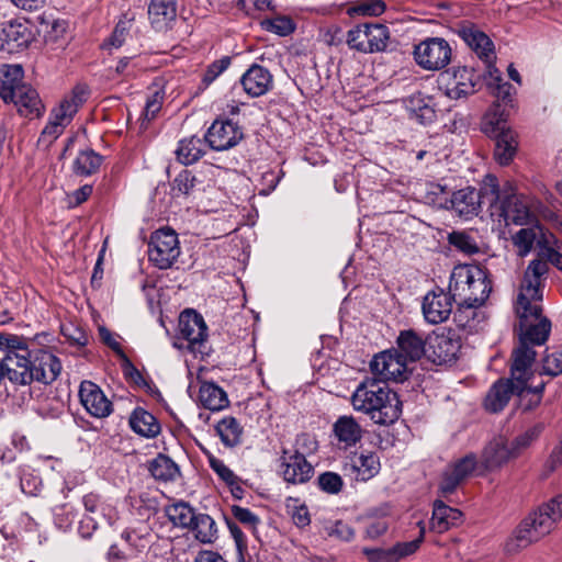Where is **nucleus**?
<instances>
[{
    "instance_id": "61",
    "label": "nucleus",
    "mask_w": 562,
    "mask_h": 562,
    "mask_svg": "<svg viewBox=\"0 0 562 562\" xmlns=\"http://www.w3.org/2000/svg\"><path fill=\"white\" fill-rule=\"evenodd\" d=\"M389 528V521L384 517L372 518L366 526V536L375 539L382 536Z\"/></svg>"
},
{
    "instance_id": "58",
    "label": "nucleus",
    "mask_w": 562,
    "mask_h": 562,
    "mask_svg": "<svg viewBox=\"0 0 562 562\" xmlns=\"http://www.w3.org/2000/svg\"><path fill=\"white\" fill-rule=\"evenodd\" d=\"M209 464L216 475L226 483V485L237 477V475L224 463L223 460L217 459L214 456L209 457Z\"/></svg>"
},
{
    "instance_id": "34",
    "label": "nucleus",
    "mask_w": 562,
    "mask_h": 562,
    "mask_svg": "<svg viewBox=\"0 0 562 562\" xmlns=\"http://www.w3.org/2000/svg\"><path fill=\"white\" fill-rule=\"evenodd\" d=\"M506 109L501 103H494L483 116L481 130L490 137L499 135L501 132L512 131L507 125Z\"/></svg>"
},
{
    "instance_id": "20",
    "label": "nucleus",
    "mask_w": 562,
    "mask_h": 562,
    "mask_svg": "<svg viewBox=\"0 0 562 562\" xmlns=\"http://www.w3.org/2000/svg\"><path fill=\"white\" fill-rule=\"evenodd\" d=\"M82 406L93 417L103 418L112 413V403L102 390L91 381H83L79 387Z\"/></svg>"
},
{
    "instance_id": "2",
    "label": "nucleus",
    "mask_w": 562,
    "mask_h": 562,
    "mask_svg": "<svg viewBox=\"0 0 562 562\" xmlns=\"http://www.w3.org/2000/svg\"><path fill=\"white\" fill-rule=\"evenodd\" d=\"M548 271L549 266L540 260H531L525 271L515 305L519 344L542 345L549 337L551 324L541 317L540 305Z\"/></svg>"
},
{
    "instance_id": "24",
    "label": "nucleus",
    "mask_w": 562,
    "mask_h": 562,
    "mask_svg": "<svg viewBox=\"0 0 562 562\" xmlns=\"http://www.w3.org/2000/svg\"><path fill=\"white\" fill-rule=\"evenodd\" d=\"M147 13L153 29L167 31L177 19L178 0H149Z\"/></svg>"
},
{
    "instance_id": "52",
    "label": "nucleus",
    "mask_w": 562,
    "mask_h": 562,
    "mask_svg": "<svg viewBox=\"0 0 562 562\" xmlns=\"http://www.w3.org/2000/svg\"><path fill=\"white\" fill-rule=\"evenodd\" d=\"M196 183V178L189 170H182L172 182V190L177 194L189 195Z\"/></svg>"
},
{
    "instance_id": "57",
    "label": "nucleus",
    "mask_w": 562,
    "mask_h": 562,
    "mask_svg": "<svg viewBox=\"0 0 562 562\" xmlns=\"http://www.w3.org/2000/svg\"><path fill=\"white\" fill-rule=\"evenodd\" d=\"M543 372L548 375L557 376L562 373V351L557 350L548 353L543 358Z\"/></svg>"
},
{
    "instance_id": "49",
    "label": "nucleus",
    "mask_w": 562,
    "mask_h": 562,
    "mask_svg": "<svg viewBox=\"0 0 562 562\" xmlns=\"http://www.w3.org/2000/svg\"><path fill=\"white\" fill-rule=\"evenodd\" d=\"M149 533L140 530L132 529L122 532V539L126 542L131 550V555L143 552L149 546Z\"/></svg>"
},
{
    "instance_id": "40",
    "label": "nucleus",
    "mask_w": 562,
    "mask_h": 562,
    "mask_svg": "<svg viewBox=\"0 0 562 562\" xmlns=\"http://www.w3.org/2000/svg\"><path fill=\"white\" fill-rule=\"evenodd\" d=\"M178 160L183 165H191L204 155V143L199 137H190L180 140L176 150Z\"/></svg>"
},
{
    "instance_id": "27",
    "label": "nucleus",
    "mask_w": 562,
    "mask_h": 562,
    "mask_svg": "<svg viewBox=\"0 0 562 562\" xmlns=\"http://www.w3.org/2000/svg\"><path fill=\"white\" fill-rule=\"evenodd\" d=\"M24 70L21 65H2L0 68V98L9 103L10 100L27 83L23 82Z\"/></svg>"
},
{
    "instance_id": "39",
    "label": "nucleus",
    "mask_w": 562,
    "mask_h": 562,
    "mask_svg": "<svg viewBox=\"0 0 562 562\" xmlns=\"http://www.w3.org/2000/svg\"><path fill=\"white\" fill-rule=\"evenodd\" d=\"M487 86L492 89V92L497 98L496 103H501L506 108L507 103L512 101L513 86L508 82H504L499 70L495 66H490L486 69Z\"/></svg>"
},
{
    "instance_id": "1",
    "label": "nucleus",
    "mask_w": 562,
    "mask_h": 562,
    "mask_svg": "<svg viewBox=\"0 0 562 562\" xmlns=\"http://www.w3.org/2000/svg\"><path fill=\"white\" fill-rule=\"evenodd\" d=\"M0 351L5 352L8 379L19 385L34 381L49 384L61 371L59 359L43 349L31 351L29 340L23 336L0 333Z\"/></svg>"
},
{
    "instance_id": "3",
    "label": "nucleus",
    "mask_w": 562,
    "mask_h": 562,
    "mask_svg": "<svg viewBox=\"0 0 562 562\" xmlns=\"http://www.w3.org/2000/svg\"><path fill=\"white\" fill-rule=\"evenodd\" d=\"M355 411L367 414L379 425L394 423L401 416V402L386 382L378 379L363 380L351 395Z\"/></svg>"
},
{
    "instance_id": "56",
    "label": "nucleus",
    "mask_w": 562,
    "mask_h": 562,
    "mask_svg": "<svg viewBox=\"0 0 562 562\" xmlns=\"http://www.w3.org/2000/svg\"><path fill=\"white\" fill-rule=\"evenodd\" d=\"M418 526H419V536L418 538L412 540V541H406V542H400L397 543L394 549H393V552L394 554H396L397 557H407L409 554H413L414 552L417 551V549L419 548L420 543L423 542V539H424V535H425V526H424V522L423 521H418Z\"/></svg>"
},
{
    "instance_id": "4",
    "label": "nucleus",
    "mask_w": 562,
    "mask_h": 562,
    "mask_svg": "<svg viewBox=\"0 0 562 562\" xmlns=\"http://www.w3.org/2000/svg\"><path fill=\"white\" fill-rule=\"evenodd\" d=\"M562 519V494L529 513L505 543L508 553H516L550 535Z\"/></svg>"
},
{
    "instance_id": "55",
    "label": "nucleus",
    "mask_w": 562,
    "mask_h": 562,
    "mask_svg": "<svg viewBox=\"0 0 562 562\" xmlns=\"http://www.w3.org/2000/svg\"><path fill=\"white\" fill-rule=\"evenodd\" d=\"M130 24L126 21H120L115 25L110 37L103 43L104 48H120L128 35Z\"/></svg>"
},
{
    "instance_id": "9",
    "label": "nucleus",
    "mask_w": 562,
    "mask_h": 562,
    "mask_svg": "<svg viewBox=\"0 0 562 562\" xmlns=\"http://www.w3.org/2000/svg\"><path fill=\"white\" fill-rule=\"evenodd\" d=\"M390 31L380 23H361L347 32V44L351 49L363 54L379 53L386 49Z\"/></svg>"
},
{
    "instance_id": "16",
    "label": "nucleus",
    "mask_w": 562,
    "mask_h": 562,
    "mask_svg": "<svg viewBox=\"0 0 562 562\" xmlns=\"http://www.w3.org/2000/svg\"><path fill=\"white\" fill-rule=\"evenodd\" d=\"M280 471L285 482L303 484L310 481L314 469L303 452L284 448L280 457Z\"/></svg>"
},
{
    "instance_id": "41",
    "label": "nucleus",
    "mask_w": 562,
    "mask_h": 562,
    "mask_svg": "<svg viewBox=\"0 0 562 562\" xmlns=\"http://www.w3.org/2000/svg\"><path fill=\"white\" fill-rule=\"evenodd\" d=\"M196 540L201 543H212L217 538V528L214 519L206 514H196L190 526Z\"/></svg>"
},
{
    "instance_id": "32",
    "label": "nucleus",
    "mask_w": 562,
    "mask_h": 562,
    "mask_svg": "<svg viewBox=\"0 0 562 562\" xmlns=\"http://www.w3.org/2000/svg\"><path fill=\"white\" fill-rule=\"evenodd\" d=\"M335 438L344 448H350L362 438V428L352 416H340L333 426Z\"/></svg>"
},
{
    "instance_id": "43",
    "label": "nucleus",
    "mask_w": 562,
    "mask_h": 562,
    "mask_svg": "<svg viewBox=\"0 0 562 562\" xmlns=\"http://www.w3.org/2000/svg\"><path fill=\"white\" fill-rule=\"evenodd\" d=\"M102 160V156L97 154L94 150H82L74 161V170L77 175L90 176L100 168Z\"/></svg>"
},
{
    "instance_id": "29",
    "label": "nucleus",
    "mask_w": 562,
    "mask_h": 562,
    "mask_svg": "<svg viewBox=\"0 0 562 562\" xmlns=\"http://www.w3.org/2000/svg\"><path fill=\"white\" fill-rule=\"evenodd\" d=\"M494 139V160L499 166H508L512 164L518 151V135L512 130L501 132L499 135L492 137Z\"/></svg>"
},
{
    "instance_id": "8",
    "label": "nucleus",
    "mask_w": 562,
    "mask_h": 562,
    "mask_svg": "<svg viewBox=\"0 0 562 562\" xmlns=\"http://www.w3.org/2000/svg\"><path fill=\"white\" fill-rule=\"evenodd\" d=\"M491 216L504 221L506 225H527L536 218L529 199L514 193L510 187L501 190V198L492 206Z\"/></svg>"
},
{
    "instance_id": "50",
    "label": "nucleus",
    "mask_w": 562,
    "mask_h": 562,
    "mask_svg": "<svg viewBox=\"0 0 562 562\" xmlns=\"http://www.w3.org/2000/svg\"><path fill=\"white\" fill-rule=\"evenodd\" d=\"M537 238L535 228H521L513 236V244L518 250V255L527 256L533 247Z\"/></svg>"
},
{
    "instance_id": "46",
    "label": "nucleus",
    "mask_w": 562,
    "mask_h": 562,
    "mask_svg": "<svg viewBox=\"0 0 562 562\" xmlns=\"http://www.w3.org/2000/svg\"><path fill=\"white\" fill-rule=\"evenodd\" d=\"M543 430L542 424H536L528 429H526L522 434L515 437V439L510 442L513 450L518 458L524 451L532 446V443L539 438L540 434Z\"/></svg>"
},
{
    "instance_id": "38",
    "label": "nucleus",
    "mask_w": 562,
    "mask_h": 562,
    "mask_svg": "<svg viewBox=\"0 0 562 562\" xmlns=\"http://www.w3.org/2000/svg\"><path fill=\"white\" fill-rule=\"evenodd\" d=\"M215 430L225 447L233 448L241 443L244 430L235 417L222 418L215 426Z\"/></svg>"
},
{
    "instance_id": "12",
    "label": "nucleus",
    "mask_w": 562,
    "mask_h": 562,
    "mask_svg": "<svg viewBox=\"0 0 562 562\" xmlns=\"http://www.w3.org/2000/svg\"><path fill=\"white\" fill-rule=\"evenodd\" d=\"M476 76L467 67H458L441 72L438 87L451 100L467 98L475 92Z\"/></svg>"
},
{
    "instance_id": "14",
    "label": "nucleus",
    "mask_w": 562,
    "mask_h": 562,
    "mask_svg": "<svg viewBox=\"0 0 562 562\" xmlns=\"http://www.w3.org/2000/svg\"><path fill=\"white\" fill-rule=\"evenodd\" d=\"M477 464V458L474 453H468L449 463L440 475L438 483L439 495L448 497L453 494L473 474Z\"/></svg>"
},
{
    "instance_id": "44",
    "label": "nucleus",
    "mask_w": 562,
    "mask_h": 562,
    "mask_svg": "<svg viewBox=\"0 0 562 562\" xmlns=\"http://www.w3.org/2000/svg\"><path fill=\"white\" fill-rule=\"evenodd\" d=\"M151 475L161 481H172L179 474L177 464L168 457L159 454L149 467Z\"/></svg>"
},
{
    "instance_id": "30",
    "label": "nucleus",
    "mask_w": 562,
    "mask_h": 562,
    "mask_svg": "<svg viewBox=\"0 0 562 562\" xmlns=\"http://www.w3.org/2000/svg\"><path fill=\"white\" fill-rule=\"evenodd\" d=\"M2 41L5 42L9 52L22 49L29 46L33 38L29 24L24 21H10L2 29Z\"/></svg>"
},
{
    "instance_id": "51",
    "label": "nucleus",
    "mask_w": 562,
    "mask_h": 562,
    "mask_svg": "<svg viewBox=\"0 0 562 562\" xmlns=\"http://www.w3.org/2000/svg\"><path fill=\"white\" fill-rule=\"evenodd\" d=\"M318 487L327 494H338L344 486L341 476L335 472H324L317 477Z\"/></svg>"
},
{
    "instance_id": "21",
    "label": "nucleus",
    "mask_w": 562,
    "mask_h": 562,
    "mask_svg": "<svg viewBox=\"0 0 562 562\" xmlns=\"http://www.w3.org/2000/svg\"><path fill=\"white\" fill-rule=\"evenodd\" d=\"M427 344L429 352L427 356L437 364L454 361L461 348L460 339L450 334L429 336Z\"/></svg>"
},
{
    "instance_id": "15",
    "label": "nucleus",
    "mask_w": 562,
    "mask_h": 562,
    "mask_svg": "<svg viewBox=\"0 0 562 562\" xmlns=\"http://www.w3.org/2000/svg\"><path fill=\"white\" fill-rule=\"evenodd\" d=\"M409 363L397 352V349L391 348L375 355L371 362L372 373L378 375L381 381H404L409 373Z\"/></svg>"
},
{
    "instance_id": "48",
    "label": "nucleus",
    "mask_w": 562,
    "mask_h": 562,
    "mask_svg": "<svg viewBox=\"0 0 562 562\" xmlns=\"http://www.w3.org/2000/svg\"><path fill=\"white\" fill-rule=\"evenodd\" d=\"M449 243L467 255H473L480 250L475 238L467 232H452L449 235Z\"/></svg>"
},
{
    "instance_id": "25",
    "label": "nucleus",
    "mask_w": 562,
    "mask_h": 562,
    "mask_svg": "<svg viewBox=\"0 0 562 562\" xmlns=\"http://www.w3.org/2000/svg\"><path fill=\"white\" fill-rule=\"evenodd\" d=\"M240 83L248 95L257 98L266 94L272 88L273 78L267 68L254 64L241 76Z\"/></svg>"
},
{
    "instance_id": "18",
    "label": "nucleus",
    "mask_w": 562,
    "mask_h": 562,
    "mask_svg": "<svg viewBox=\"0 0 562 562\" xmlns=\"http://www.w3.org/2000/svg\"><path fill=\"white\" fill-rule=\"evenodd\" d=\"M458 35L486 65V69H488L490 66H495L496 54L494 43L483 31L474 24L465 23L460 25Z\"/></svg>"
},
{
    "instance_id": "63",
    "label": "nucleus",
    "mask_w": 562,
    "mask_h": 562,
    "mask_svg": "<svg viewBox=\"0 0 562 562\" xmlns=\"http://www.w3.org/2000/svg\"><path fill=\"white\" fill-rule=\"evenodd\" d=\"M540 257L542 259H538L548 265V262L552 263L557 269L562 271V251L554 247H540Z\"/></svg>"
},
{
    "instance_id": "22",
    "label": "nucleus",
    "mask_w": 562,
    "mask_h": 562,
    "mask_svg": "<svg viewBox=\"0 0 562 562\" xmlns=\"http://www.w3.org/2000/svg\"><path fill=\"white\" fill-rule=\"evenodd\" d=\"M403 105L409 119L415 120L422 125L431 124L437 117V104L434 98L423 92L418 91L403 99Z\"/></svg>"
},
{
    "instance_id": "33",
    "label": "nucleus",
    "mask_w": 562,
    "mask_h": 562,
    "mask_svg": "<svg viewBox=\"0 0 562 562\" xmlns=\"http://www.w3.org/2000/svg\"><path fill=\"white\" fill-rule=\"evenodd\" d=\"M10 102H12L19 113L24 116H40L44 109L37 91L30 85L22 87V90L14 99L10 100L9 103Z\"/></svg>"
},
{
    "instance_id": "53",
    "label": "nucleus",
    "mask_w": 562,
    "mask_h": 562,
    "mask_svg": "<svg viewBox=\"0 0 562 562\" xmlns=\"http://www.w3.org/2000/svg\"><path fill=\"white\" fill-rule=\"evenodd\" d=\"M231 512L234 518L250 531L255 532L257 530L260 519L250 509L234 505L232 506Z\"/></svg>"
},
{
    "instance_id": "7",
    "label": "nucleus",
    "mask_w": 562,
    "mask_h": 562,
    "mask_svg": "<svg viewBox=\"0 0 562 562\" xmlns=\"http://www.w3.org/2000/svg\"><path fill=\"white\" fill-rule=\"evenodd\" d=\"M512 358L510 379L515 381V386L519 392L533 394V403L525 407V409H531L540 403V395L544 389L543 382L536 385L529 384L530 379L533 378L532 366L536 359V351L531 346L519 344L513 350Z\"/></svg>"
},
{
    "instance_id": "31",
    "label": "nucleus",
    "mask_w": 562,
    "mask_h": 562,
    "mask_svg": "<svg viewBox=\"0 0 562 562\" xmlns=\"http://www.w3.org/2000/svg\"><path fill=\"white\" fill-rule=\"evenodd\" d=\"M522 395L525 392H519L515 386V381L512 379L503 381L499 380L493 384L485 397V408L492 413L501 412L508 403L514 393Z\"/></svg>"
},
{
    "instance_id": "45",
    "label": "nucleus",
    "mask_w": 562,
    "mask_h": 562,
    "mask_svg": "<svg viewBox=\"0 0 562 562\" xmlns=\"http://www.w3.org/2000/svg\"><path fill=\"white\" fill-rule=\"evenodd\" d=\"M83 103V99L80 98L79 101L76 100H64L61 103L53 109L49 121L50 123L60 124L61 127H66L72 120L74 115L77 113L80 104Z\"/></svg>"
},
{
    "instance_id": "35",
    "label": "nucleus",
    "mask_w": 562,
    "mask_h": 562,
    "mask_svg": "<svg viewBox=\"0 0 562 562\" xmlns=\"http://www.w3.org/2000/svg\"><path fill=\"white\" fill-rule=\"evenodd\" d=\"M350 469L358 481H369L380 471V461L374 453L355 454L350 458Z\"/></svg>"
},
{
    "instance_id": "37",
    "label": "nucleus",
    "mask_w": 562,
    "mask_h": 562,
    "mask_svg": "<svg viewBox=\"0 0 562 562\" xmlns=\"http://www.w3.org/2000/svg\"><path fill=\"white\" fill-rule=\"evenodd\" d=\"M131 428L146 438H154L160 432V424L156 417L143 408H136L130 417Z\"/></svg>"
},
{
    "instance_id": "5",
    "label": "nucleus",
    "mask_w": 562,
    "mask_h": 562,
    "mask_svg": "<svg viewBox=\"0 0 562 562\" xmlns=\"http://www.w3.org/2000/svg\"><path fill=\"white\" fill-rule=\"evenodd\" d=\"M449 290L459 306L456 315L462 313V310H468L473 315V310L482 306L488 299L492 284L484 268L459 265L451 272Z\"/></svg>"
},
{
    "instance_id": "59",
    "label": "nucleus",
    "mask_w": 562,
    "mask_h": 562,
    "mask_svg": "<svg viewBox=\"0 0 562 562\" xmlns=\"http://www.w3.org/2000/svg\"><path fill=\"white\" fill-rule=\"evenodd\" d=\"M64 130L60 124L48 122L41 133L38 144L48 147L63 134Z\"/></svg>"
},
{
    "instance_id": "62",
    "label": "nucleus",
    "mask_w": 562,
    "mask_h": 562,
    "mask_svg": "<svg viewBox=\"0 0 562 562\" xmlns=\"http://www.w3.org/2000/svg\"><path fill=\"white\" fill-rule=\"evenodd\" d=\"M327 533L330 537H336L340 540L349 541L353 538L352 528L340 520L335 521L331 526L327 528Z\"/></svg>"
},
{
    "instance_id": "64",
    "label": "nucleus",
    "mask_w": 562,
    "mask_h": 562,
    "mask_svg": "<svg viewBox=\"0 0 562 562\" xmlns=\"http://www.w3.org/2000/svg\"><path fill=\"white\" fill-rule=\"evenodd\" d=\"M428 199L431 203L448 207L450 199L447 196L446 188L441 184L431 183L429 186Z\"/></svg>"
},
{
    "instance_id": "36",
    "label": "nucleus",
    "mask_w": 562,
    "mask_h": 562,
    "mask_svg": "<svg viewBox=\"0 0 562 562\" xmlns=\"http://www.w3.org/2000/svg\"><path fill=\"white\" fill-rule=\"evenodd\" d=\"M199 400L210 411H221L229 404L226 392L213 382H203L200 385Z\"/></svg>"
},
{
    "instance_id": "47",
    "label": "nucleus",
    "mask_w": 562,
    "mask_h": 562,
    "mask_svg": "<svg viewBox=\"0 0 562 562\" xmlns=\"http://www.w3.org/2000/svg\"><path fill=\"white\" fill-rule=\"evenodd\" d=\"M385 3L382 0L358 1L347 9L350 16H378L385 11Z\"/></svg>"
},
{
    "instance_id": "60",
    "label": "nucleus",
    "mask_w": 562,
    "mask_h": 562,
    "mask_svg": "<svg viewBox=\"0 0 562 562\" xmlns=\"http://www.w3.org/2000/svg\"><path fill=\"white\" fill-rule=\"evenodd\" d=\"M231 64L229 57H223L214 63H212L204 75L203 80L206 83L213 82L222 72H224Z\"/></svg>"
},
{
    "instance_id": "23",
    "label": "nucleus",
    "mask_w": 562,
    "mask_h": 562,
    "mask_svg": "<svg viewBox=\"0 0 562 562\" xmlns=\"http://www.w3.org/2000/svg\"><path fill=\"white\" fill-rule=\"evenodd\" d=\"M510 442L503 436L493 438L483 449L482 464L488 471L502 468L512 459H516Z\"/></svg>"
},
{
    "instance_id": "10",
    "label": "nucleus",
    "mask_w": 562,
    "mask_h": 562,
    "mask_svg": "<svg viewBox=\"0 0 562 562\" xmlns=\"http://www.w3.org/2000/svg\"><path fill=\"white\" fill-rule=\"evenodd\" d=\"M180 255L177 233L169 228L154 232L148 244V259L159 269L170 268Z\"/></svg>"
},
{
    "instance_id": "11",
    "label": "nucleus",
    "mask_w": 562,
    "mask_h": 562,
    "mask_svg": "<svg viewBox=\"0 0 562 562\" xmlns=\"http://www.w3.org/2000/svg\"><path fill=\"white\" fill-rule=\"evenodd\" d=\"M452 49L442 37H428L414 46V59L425 70H441L451 60Z\"/></svg>"
},
{
    "instance_id": "6",
    "label": "nucleus",
    "mask_w": 562,
    "mask_h": 562,
    "mask_svg": "<svg viewBox=\"0 0 562 562\" xmlns=\"http://www.w3.org/2000/svg\"><path fill=\"white\" fill-rule=\"evenodd\" d=\"M501 198L498 180L493 175H486L480 190L468 187L452 193L449 204L458 216L471 220L477 216L483 206L491 213L492 206Z\"/></svg>"
},
{
    "instance_id": "54",
    "label": "nucleus",
    "mask_w": 562,
    "mask_h": 562,
    "mask_svg": "<svg viewBox=\"0 0 562 562\" xmlns=\"http://www.w3.org/2000/svg\"><path fill=\"white\" fill-rule=\"evenodd\" d=\"M265 30L280 36H286L294 31V24L291 19L285 16H278L274 19L266 20L263 22Z\"/></svg>"
},
{
    "instance_id": "17",
    "label": "nucleus",
    "mask_w": 562,
    "mask_h": 562,
    "mask_svg": "<svg viewBox=\"0 0 562 562\" xmlns=\"http://www.w3.org/2000/svg\"><path fill=\"white\" fill-rule=\"evenodd\" d=\"M453 294L442 289L428 292L423 300L422 310L424 318L429 324H441L446 322L452 312Z\"/></svg>"
},
{
    "instance_id": "19",
    "label": "nucleus",
    "mask_w": 562,
    "mask_h": 562,
    "mask_svg": "<svg viewBox=\"0 0 562 562\" xmlns=\"http://www.w3.org/2000/svg\"><path fill=\"white\" fill-rule=\"evenodd\" d=\"M243 138L241 130L232 121L216 120L210 126L205 139L214 150L222 151L236 146Z\"/></svg>"
},
{
    "instance_id": "13",
    "label": "nucleus",
    "mask_w": 562,
    "mask_h": 562,
    "mask_svg": "<svg viewBox=\"0 0 562 562\" xmlns=\"http://www.w3.org/2000/svg\"><path fill=\"white\" fill-rule=\"evenodd\" d=\"M179 327L190 352L201 357L209 353L207 326L200 314L195 311L182 312L179 317Z\"/></svg>"
},
{
    "instance_id": "28",
    "label": "nucleus",
    "mask_w": 562,
    "mask_h": 562,
    "mask_svg": "<svg viewBox=\"0 0 562 562\" xmlns=\"http://www.w3.org/2000/svg\"><path fill=\"white\" fill-rule=\"evenodd\" d=\"M462 517L463 515L459 509L437 499L434 502L430 529L438 533L446 532L450 528L459 526L462 522Z\"/></svg>"
},
{
    "instance_id": "26",
    "label": "nucleus",
    "mask_w": 562,
    "mask_h": 562,
    "mask_svg": "<svg viewBox=\"0 0 562 562\" xmlns=\"http://www.w3.org/2000/svg\"><path fill=\"white\" fill-rule=\"evenodd\" d=\"M426 344L422 335L413 329L402 330L396 338L397 352L406 362L414 363L426 355Z\"/></svg>"
},
{
    "instance_id": "42",
    "label": "nucleus",
    "mask_w": 562,
    "mask_h": 562,
    "mask_svg": "<svg viewBox=\"0 0 562 562\" xmlns=\"http://www.w3.org/2000/svg\"><path fill=\"white\" fill-rule=\"evenodd\" d=\"M166 515L175 526L182 528H190L196 516L193 508L184 502L169 505L166 508Z\"/></svg>"
}]
</instances>
